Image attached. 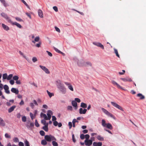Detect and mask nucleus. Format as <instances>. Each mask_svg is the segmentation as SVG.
I'll return each instance as SVG.
<instances>
[{"mask_svg": "<svg viewBox=\"0 0 146 146\" xmlns=\"http://www.w3.org/2000/svg\"><path fill=\"white\" fill-rule=\"evenodd\" d=\"M114 53L116 54V56L118 58H120L119 55L118 54L117 50L115 48H114Z\"/></svg>", "mask_w": 146, "mask_h": 146, "instance_id": "obj_30", "label": "nucleus"}, {"mask_svg": "<svg viewBox=\"0 0 146 146\" xmlns=\"http://www.w3.org/2000/svg\"><path fill=\"white\" fill-rule=\"evenodd\" d=\"M111 82L114 85H116L118 88L121 90H124L122 87L120 86L119 84H118L115 81H112Z\"/></svg>", "mask_w": 146, "mask_h": 146, "instance_id": "obj_11", "label": "nucleus"}, {"mask_svg": "<svg viewBox=\"0 0 146 146\" xmlns=\"http://www.w3.org/2000/svg\"><path fill=\"white\" fill-rule=\"evenodd\" d=\"M3 80L7 79V73H5L3 74Z\"/></svg>", "mask_w": 146, "mask_h": 146, "instance_id": "obj_31", "label": "nucleus"}, {"mask_svg": "<svg viewBox=\"0 0 146 146\" xmlns=\"http://www.w3.org/2000/svg\"><path fill=\"white\" fill-rule=\"evenodd\" d=\"M2 4L5 7H6L8 6L7 3L5 2V1L4 2L2 3Z\"/></svg>", "mask_w": 146, "mask_h": 146, "instance_id": "obj_61", "label": "nucleus"}, {"mask_svg": "<svg viewBox=\"0 0 146 146\" xmlns=\"http://www.w3.org/2000/svg\"><path fill=\"white\" fill-rule=\"evenodd\" d=\"M45 72L47 74H49L50 73V72L49 71L48 69L46 68L44 70Z\"/></svg>", "mask_w": 146, "mask_h": 146, "instance_id": "obj_43", "label": "nucleus"}, {"mask_svg": "<svg viewBox=\"0 0 146 146\" xmlns=\"http://www.w3.org/2000/svg\"><path fill=\"white\" fill-rule=\"evenodd\" d=\"M86 139L87 140H89L88 139L90 138V135L88 134H86L85 135Z\"/></svg>", "mask_w": 146, "mask_h": 146, "instance_id": "obj_51", "label": "nucleus"}, {"mask_svg": "<svg viewBox=\"0 0 146 146\" xmlns=\"http://www.w3.org/2000/svg\"><path fill=\"white\" fill-rule=\"evenodd\" d=\"M46 140L44 139H43L41 141V144L43 145H45L47 144V142Z\"/></svg>", "mask_w": 146, "mask_h": 146, "instance_id": "obj_25", "label": "nucleus"}, {"mask_svg": "<svg viewBox=\"0 0 146 146\" xmlns=\"http://www.w3.org/2000/svg\"><path fill=\"white\" fill-rule=\"evenodd\" d=\"M87 65H89L90 66H92V64L90 62H88L85 63Z\"/></svg>", "mask_w": 146, "mask_h": 146, "instance_id": "obj_60", "label": "nucleus"}, {"mask_svg": "<svg viewBox=\"0 0 146 146\" xmlns=\"http://www.w3.org/2000/svg\"><path fill=\"white\" fill-rule=\"evenodd\" d=\"M38 13L39 16L41 18L43 17V14L42 11L40 9H39L38 11Z\"/></svg>", "mask_w": 146, "mask_h": 146, "instance_id": "obj_19", "label": "nucleus"}, {"mask_svg": "<svg viewBox=\"0 0 146 146\" xmlns=\"http://www.w3.org/2000/svg\"><path fill=\"white\" fill-rule=\"evenodd\" d=\"M22 121L23 122H25L27 120L26 117L25 116H23L22 117Z\"/></svg>", "mask_w": 146, "mask_h": 146, "instance_id": "obj_38", "label": "nucleus"}, {"mask_svg": "<svg viewBox=\"0 0 146 146\" xmlns=\"http://www.w3.org/2000/svg\"><path fill=\"white\" fill-rule=\"evenodd\" d=\"M35 125L37 127H38L39 126V124L38 123L36 119L35 121Z\"/></svg>", "mask_w": 146, "mask_h": 146, "instance_id": "obj_41", "label": "nucleus"}, {"mask_svg": "<svg viewBox=\"0 0 146 146\" xmlns=\"http://www.w3.org/2000/svg\"><path fill=\"white\" fill-rule=\"evenodd\" d=\"M9 23L12 24L13 25H16L17 27H18L19 28H21L22 27V26H21V25L16 22H13L12 21V23Z\"/></svg>", "mask_w": 146, "mask_h": 146, "instance_id": "obj_15", "label": "nucleus"}, {"mask_svg": "<svg viewBox=\"0 0 146 146\" xmlns=\"http://www.w3.org/2000/svg\"><path fill=\"white\" fill-rule=\"evenodd\" d=\"M55 28L56 31H57L58 33H60V31L59 28H58V27H55Z\"/></svg>", "mask_w": 146, "mask_h": 146, "instance_id": "obj_52", "label": "nucleus"}, {"mask_svg": "<svg viewBox=\"0 0 146 146\" xmlns=\"http://www.w3.org/2000/svg\"><path fill=\"white\" fill-rule=\"evenodd\" d=\"M21 1L27 7L29 8H30L29 7V5H28V4H27V3L24 0H21Z\"/></svg>", "mask_w": 146, "mask_h": 146, "instance_id": "obj_42", "label": "nucleus"}, {"mask_svg": "<svg viewBox=\"0 0 146 146\" xmlns=\"http://www.w3.org/2000/svg\"><path fill=\"white\" fill-rule=\"evenodd\" d=\"M41 44V42H40L36 44L35 45L37 47H39Z\"/></svg>", "mask_w": 146, "mask_h": 146, "instance_id": "obj_49", "label": "nucleus"}, {"mask_svg": "<svg viewBox=\"0 0 146 146\" xmlns=\"http://www.w3.org/2000/svg\"><path fill=\"white\" fill-rule=\"evenodd\" d=\"M44 138L48 142H50L52 140L56 141V138L51 135H46Z\"/></svg>", "mask_w": 146, "mask_h": 146, "instance_id": "obj_2", "label": "nucleus"}, {"mask_svg": "<svg viewBox=\"0 0 146 146\" xmlns=\"http://www.w3.org/2000/svg\"><path fill=\"white\" fill-rule=\"evenodd\" d=\"M17 84H21V82L20 80H16L15 82Z\"/></svg>", "mask_w": 146, "mask_h": 146, "instance_id": "obj_59", "label": "nucleus"}, {"mask_svg": "<svg viewBox=\"0 0 146 146\" xmlns=\"http://www.w3.org/2000/svg\"><path fill=\"white\" fill-rule=\"evenodd\" d=\"M67 109L68 110L72 111V107L71 106H68L67 107Z\"/></svg>", "mask_w": 146, "mask_h": 146, "instance_id": "obj_53", "label": "nucleus"}, {"mask_svg": "<svg viewBox=\"0 0 146 146\" xmlns=\"http://www.w3.org/2000/svg\"><path fill=\"white\" fill-rule=\"evenodd\" d=\"M25 146H30L29 142L26 139L25 141Z\"/></svg>", "mask_w": 146, "mask_h": 146, "instance_id": "obj_35", "label": "nucleus"}, {"mask_svg": "<svg viewBox=\"0 0 146 146\" xmlns=\"http://www.w3.org/2000/svg\"><path fill=\"white\" fill-rule=\"evenodd\" d=\"M68 125L69 126V128L70 129H71L72 127V123L71 122H69L68 123Z\"/></svg>", "mask_w": 146, "mask_h": 146, "instance_id": "obj_57", "label": "nucleus"}, {"mask_svg": "<svg viewBox=\"0 0 146 146\" xmlns=\"http://www.w3.org/2000/svg\"><path fill=\"white\" fill-rule=\"evenodd\" d=\"M19 146H24V144L22 142L20 141L19 142Z\"/></svg>", "mask_w": 146, "mask_h": 146, "instance_id": "obj_62", "label": "nucleus"}, {"mask_svg": "<svg viewBox=\"0 0 146 146\" xmlns=\"http://www.w3.org/2000/svg\"><path fill=\"white\" fill-rule=\"evenodd\" d=\"M93 44L98 47H100L102 49H104V46L100 43L98 42H93Z\"/></svg>", "mask_w": 146, "mask_h": 146, "instance_id": "obj_5", "label": "nucleus"}, {"mask_svg": "<svg viewBox=\"0 0 146 146\" xmlns=\"http://www.w3.org/2000/svg\"><path fill=\"white\" fill-rule=\"evenodd\" d=\"M52 114L53 112L52 111L50 110H48L47 113L48 117L47 116L46 120H50L51 118V115H52Z\"/></svg>", "mask_w": 146, "mask_h": 146, "instance_id": "obj_6", "label": "nucleus"}, {"mask_svg": "<svg viewBox=\"0 0 146 146\" xmlns=\"http://www.w3.org/2000/svg\"><path fill=\"white\" fill-rule=\"evenodd\" d=\"M83 63H84V62L83 61L81 62L79 61H78L77 62V64L78 65L80 66H82L84 65V64Z\"/></svg>", "mask_w": 146, "mask_h": 146, "instance_id": "obj_24", "label": "nucleus"}, {"mask_svg": "<svg viewBox=\"0 0 146 146\" xmlns=\"http://www.w3.org/2000/svg\"><path fill=\"white\" fill-rule=\"evenodd\" d=\"M97 139L99 140L103 141L104 140V139L103 137H102L100 135H99L97 137Z\"/></svg>", "mask_w": 146, "mask_h": 146, "instance_id": "obj_27", "label": "nucleus"}, {"mask_svg": "<svg viewBox=\"0 0 146 146\" xmlns=\"http://www.w3.org/2000/svg\"><path fill=\"white\" fill-rule=\"evenodd\" d=\"M64 84L67 86H68V88L71 91H73L74 89L70 83L67 82H64Z\"/></svg>", "mask_w": 146, "mask_h": 146, "instance_id": "obj_9", "label": "nucleus"}, {"mask_svg": "<svg viewBox=\"0 0 146 146\" xmlns=\"http://www.w3.org/2000/svg\"><path fill=\"white\" fill-rule=\"evenodd\" d=\"M16 107V106H13L10 108L8 110V112L9 113L12 112L14 110L15 108Z\"/></svg>", "mask_w": 146, "mask_h": 146, "instance_id": "obj_16", "label": "nucleus"}, {"mask_svg": "<svg viewBox=\"0 0 146 146\" xmlns=\"http://www.w3.org/2000/svg\"><path fill=\"white\" fill-rule=\"evenodd\" d=\"M45 119H42L41 121V123H42L44 125H46V124H47V125H48V123H46V121Z\"/></svg>", "mask_w": 146, "mask_h": 146, "instance_id": "obj_29", "label": "nucleus"}, {"mask_svg": "<svg viewBox=\"0 0 146 146\" xmlns=\"http://www.w3.org/2000/svg\"><path fill=\"white\" fill-rule=\"evenodd\" d=\"M5 137L7 138H11V136L9 135L7 133H6L5 134Z\"/></svg>", "mask_w": 146, "mask_h": 146, "instance_id": "obj_56", "label": "nucleus"}, {"mask_svg": "<svg viewBox=\"0 0 146 146\" xmlns=\"http://www.w3.org/2000/svg\"><path fill=\"white\" fill-rule=\"evenodd\" d=\"M53 9L56 11L57 12L58 11V9L57 7L56 6H54L53 7Z\"/></svg>", "mask_w": 146, "mask_h": 146, "instance_id": "obj_58", "label": "nucleus"}, {"mask_svg": "<svg viewBox=\"0 0 146 146\" xmlns=\"http://www.w3.org/2000/svg\"><path fill=\"white\" fill-rule=\"evenodd\" d=\"M39 67L44 71V70L46 68V67L41 65L39 66Z\"/></svg>", "mask_w": 146, "mask_h": 146, "instance_id": "obj_63", "label": "nucleus"}, {"mask_svg": "<svg viewBox=\"0 0 146 146\" xmlns=\"http://www.w3.org/2000/svg\"><path fill=\"white\" fill-rule=\"evenodd\" d=\"M1 15L9 23H12V21L7 14L4 13H2L1 14Z\"/></svg>", "mask_w": 146, "mask_h": 146, "instance_id": "obj_3", "label": "nucleus"}, {"mask_svg": "<svg viewBox=\"0 0 146 146\" xmlns=\"http://www.w3.org/2000/svg\"><path fill=\"white\" fill-rule=\"evenodd\" d=\"M121 80H123L124 82H131L132 81V80L131 78H128L127 77L125 78H121L120 79Z\"/></svg>", "mask_w": 146, "mask_h": 146, "instance_id": "obj_13", "label": "nucleus"}, {"mask_svg": "<svg viewBox=\"0 0 146 146\" xmlns=\"http://www.w3.org/2000/svg\"><path fill=\"white\" fill-rule=\"evenodd\" d=\"M56 82L57 83V87L59 89L60 91L62 94H65L66 93V90L64 84L61 82V81L60 80L57 81Z\"/></svg>", "mask_w": 146, "mask_h": 146, "instance_id": "obj_1", "label": "nucleus"}, {"mask_svg": "<svg viewBox=\"0 0 146 146\" xmlns=\"http://www.w3.org/2000/svg\"><path fill=\"white\" fill-rule=\"evenodd\" d=\"M72 140H73V142L74 143H75L76 141V140L75 139V137H74V134H73L72 135Z\"/></svg>", "mask_w": 146, "mask_h": 146, "instance_id": "obj_48", "label": "nucleus"}, {"mask_svg": "<svg viewBox=\"0 0 146 146\" xmlns=\"http://www.w3.org/2000/svg\"><path fill=\"white\" fill-rule=\"evenodd\" d=\"M111 104L114 107L117 108L122 111H123V110L122 107L117 104L115 102H111Z\"/></svg>", "mask_w": 146, "mask_h": 146, "instance_id": "obj_4", "label": "nucleus"}, {"mask_svg": "<svg viewBox=\"0 0 146 146\" xmlns=\"http://www.w3.org/2000/svg\"><path fill=\"white\" fill-rule=\"evenodd\" d=\"M87 111V109H84V110L81 108L79 109V113L80 114H85L86 113Z\"/></svg>", "mask_w": 146, "mask_h": 146, "instance_id": "obj_12", "label": "nucleus"}, {"mask_svg": "<svg viewBox=\"0 0 146 146\" xmlns=\"http://www.w3.org/2000/svg\"><path fill=\"white\" fill-rule=\"evenodd\" d=\"M13 75L12 74H10L9 76H7V79L8 80H11L12 78L13 77Z\"/></svg>", "mask_w": 146, "mask_h": 146, "instance_id": "obj_36", "label": "nucleus"}, {"mask_svg": "<svg viewBox=\"0 0 146 146\" xmlns=\"http://www.w3.org/2000/svg\"><path fill=\"white\" fill-rule=\"evenodd\" d=\"M58 124V122L56 121L53 122V125L55 126H57Z\"/></svg>", "mask_w": 146, "mask_h": 146, "instance_id": "obj_54", "label": "nucleus"}, {"mask_svg": "<svg viewBox=\"0 0 146 146\" xmlns=\"http://www.w3.org/2000/svg\"><path fill=\"white\" fill-rule=\"evenodd\" d=\"M80 106L83 108H86L87 107V105L83 102H82Z\"/></svg>", "mask_w": 146, "mask_h": 146, "instance_id": "obj_23", "label": "nucleus"}, {"mask_svg": "<svg viewBox=\"0 0 146 146\" xmlns=\"http://www.w3.org/2000/svg\"><path fill=\"white\" fill-rule=\"evenodd\" d=\"M39 133L42 136H44L45 135V132H44L43 131V130H41L40 131Z\"/></svg>", "mask_w": 146, "mask_h": 146, "instance_id": "obj_37", "label": "nucleus"}, {"mask_svg": "<svg viewBox=\"0 0 146 146\" xmlns=\"http://www.w3.org/2000/svg\"><path fill=\"white\" fill-rule=\"evenodd\" d=\"M32 60L34 62H35L37 61L38 60L37 58L35 57H34L33 58Z\"/></svg>", "mask_w": 146, "mask_h": 146, "instance_id": "obj_40", "label": "nucleus"}, {"mask_svg": "<svg viewBox=\"0 0 146 146\" xmlns=\"http://www.w3.org/2000/svg\"><path fill=\"white\" fill-rule=\"evenodd\" d=\"M52 121H54L56 120V117H55V116H52Z\"/></svg>", "mask_w": 146, "mask_h": 146, "instance_id": "obj_64", "label": "nucleus"}, {"mask_svg": "<svg viewBox=\"0 0 146 146\" xmlns=\"http://www.w3.org/2000/svg\"><path fill=\"white\" fill-rule=\"evenodd\" d=\"M52 142V144L53 146H58V145L57 142H56L55 141L53 140Z\"/></svg>", "mask_w": 146, "mask_h": 146, "instance_id": "obj_32", "label": "nucleus"}, {"mask_svg": "<svg viewBox=\"0 0 146 146\" xmlns=\"http://www.w3.org/2000/svg\"><path fill=\"white\" fill-rule=\"evenodd\" d=\"M2 27L6 31H8L9 30V28L8 26L5 25L3 23L2 24Z\"/></svg>", "mask_w": 146, "mask_h": 146, "instance_id": "obj_17", "label": "nucleus"}, {"mask_svg": "<svg viewBox=\"0 0 146 146\" xmlns=\"http://www.w3.org/2000/svg\"><path fill=\"white\" fill-rule=\"evenodd\" d=\"M11 91L12 92L16 94H18L19 92V91L18 89L14 88H11Z\"/></svg>", "mask_w": 146, "mask_h": 146, "instance_id": "obj_14", "label": "nucleus"}, {"mask_svg": "<svg viewBox=\"0 0 146 146\" xmlns=\"http://www.w3.org/2000/svg\"><path fill=\"white\" fill-rule=\"evenodd\" d=\"M46 91L48 94L50 98H51L52 96H54V94L53 93L50 92L48 90H47Z\"/></svg>", "mask_w": 146, "mask_h": 146, "instance_id": "obj_34", "label": "nucleus"}, {"mask_svg": "<svg viewBox=\"0 0 146 146\" xmlns=\"http://www.w3.org/2000/svg\"><path fill=\"white\" fill-rule=\"evenodd\" d=\"M9 82L11 85H13L15 83V82L13 80H10Z\"/></svg>", "mask_w": 146, "mask_h": 146, "instance_id": "obj_50", "label": "nucleus"}, {"mask_svg": "<svg viewBox=\"0 0 146 146\" xmlns=\"http://www.w3.org/2000/svg\"><path fill=\"white\" fill-rule=\"evenodd\" d=\"M46 125H44V126H43L42 128V129L46 131H48V125H47V124H46Z\"/></svg>", "mask_w": 146, "mask_h": 146, "instance_id": "obj_21", "label": "nucleus"}, {"mask_svg": "<svg viewBox=\"0 0 146 146\" xmlns=\"http://www.w3.org/2000/svg\"><path fill=\"white\" fill-rule=\"evenodd\" d=\"M0 125L3 126H4L5 125V124L3 120L2 121V122H1L0 123Z\"/></svg>", "mask_w": 146, "mask_h": 146, "instance_id": "obj_45", "label": "nucleus"}, {"mask_svg": "<svg viewBox=\"0 0 146 146\" xmlns=\"http://www.w3.org/2000/svg\"><path fill=\"white\" fill-rule=\"evenodd\" d=\"M40 37H39V36H37L36 37H35V40H33L32 41V42L34 43H35V42H38V41H39V40H40Z\"/></svg>", "mask_w": 146, "mask_h": 146, "instance_id": "obj_22", "label": "nucleus"}, {"mask_svg": "<svg viewBox=\"0 0 146 146\" xmlns=\"http://www.w3.org/2000/svg\"><path fill=\"white\" fill-rule=\"evenodd\" d=\"M13 141L15 142H18L19 141L17 137H15L13 139Z\"/></svg>", "mask_w": 146, "mask_h": 146, "instance_id": "obj_46", "label": "nucleus"}, {"mask_svg": "<svg viewBox=\"0 0 146 146\" xmlns=\"http://www.w3.org/2000/svg\"><path fill=\"white\" fill-rule=\"evenodd\" d=\"M137 96L138 97H140V100H143L145 99V97L144 96L142 95V94L140 93H139L137 95Z\"/></svg>", "mask_w": 146, "mask_h": 146, "instance_id": "obj_20", "label": "nucleus"}, {"mask_svg": "<svg viewBox=\"0 0 146 146\" xmlns=\"http://www.w3.org/2000/svg\"><path fill=\"white\" fill-rule=\"evenodd\" d=\"M54 50H55V51H56L57 52H58V53H59L60 52H61V51H60V50H58L56 48H55V47H54Z\"/></svg>", "mask_w": 146, "mask_h": 146, "instance_id": "obj_55", "label": "nucleus"}, {"mask_svg": "<svg viewBox=\"0 0 146 146\" xmlns=\"http://www.w3.org/2000/svg\"><path fill=\"white\" fill-rule=\"evenodd\" d=\"M102 125L104 127H106L108 129H110V123H108L107 124L106 123L104 119L102 120Z\"/></svg>", "mask_w": 146, "mask_h": 146, "instance_id": "obj_8", "label": "nucleus"}, {"mask_svg": "<svg viewBox=\"0 0 146 146\" xmlns=\"http://www.w3.org/2000/svg\"><path fill=\"white\" fill-rule=\"evenodd\" d=\"M19 79V77L17 76H15L13 77V79L14 80H18Z\"/></svg>", "mask_w": 146, "mask_h": 146, "instance_id": "obj_33", "label": "nucleus"}, {"mask_svg": "<svg viewBox=\"0 0 146 146\" xmlns=\"http://www.w3.org/2000/svg\"><path fill=\"white\" fill-rule=\"evenodd\" d=\"M40 116L41 117H43L44 119L45 120H46V118H47V116L45 114H44L42 113H40Z\"/></svg>", "mask_w": 146, "mask_h": 146, "instance_id": "obj_28", "label": "nucleus"}, {"mask_svg": "<svg viewBox=\"0 0 146 146\" xmlns=\"http://www.w3.org/2000/svg\"><path fill=\"white\" fill-rule=\"evenodd\" d=\"M85 135L83 134H81L80 135V138L81 139H84L85 138Z\"/></svg>", "mask_w": 146, "mask_h": 146, "instance_id": "obj_44", "label": "nucleus"}, {"mask_svg": "<svg viewBox=\"0 0 146 146\" xmlns=\"http://www.w3.org/2000/svg\"><path fill=\"white\" fill-rule=\"evenodd\" d=\"M72 105L75 107V109H76L77 108V104L76 102L74 100H73L72 102Z\"/></svg>", "mask_w": 146, "mask_h": 146, "instance_id": "obj_18", "label": "nucleus"}, {"mask_svg": "<svg viewBox=\"0 0 146 146\" xmlns=\"http://www.w3.org/2000/svg\"><path fill=\"white\" fill-rule=\"evenodd\" d=\"M76 102L79 103L81 101L80 99L78 98H75V100Z\"/></svg>", "mask_w": 146, "mask_h": 146, "instance_id": "obj_47", "label": "nucleus"}, {"mask_svg": "<svg viewBox=\"0 0 146 146\" xmlns=\"http://www.w3.org/2000/svg\"><path fill=\"white\" fill-rule=\"evenodd\" d=\"M4 89L5 90V92L7 94H9L10 93V92L9 90V87L7 85H5L4 86Z\"/></svg>", "mask_w": 146, "mask_h": 146, "instance_id": "obj_10", "label": "nucleus"}, {"mask_svg": "<svg viewBox=\"0 0 146 146\" xmlns=\"http://www.w3.org/2000/svg\"><path fill=\"white\" fill-rule=\"evenodd\" d=\"M86 145L90 146L91 145L92 143V140H88L85 139L84 141Z\"/></svg>", "mask_w": 146, "mask_h": 146, "instance_id": "obj_7", "label": "nucleus"}, {"mask_svg": "<svg viewBox=\"0 0 146 146\" xmlns=\"http://www.w3.org/2000/svg\"><path fill=\"white\" fill-rule=\"evenodd\" d=\"M15 19H16V20L17 21H20V22L23 21V20L22 19H21L20 18L18 17H15Z\"/></svg>", "mask_w": 146, "mask_h": 146, "instance_id": "obj_39", "label": "nucleus"}, {"mask_svg": "<svg viewBox=\"0 0 146 146\" xmlns=\"http://www.w3.org/2000/svg\"><path fill=\"white\" fill-rule=\"evenodd\" d=\"M102 110L107 115H109L110 113L108 112V111H107L106 110L104 109V108H102Z\"/></svg>", "mask_w": 146, "mask_h": 146, "instance_id": "obj_26", "label": "nucleus"}]
</instances>
